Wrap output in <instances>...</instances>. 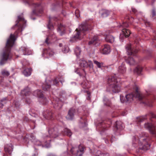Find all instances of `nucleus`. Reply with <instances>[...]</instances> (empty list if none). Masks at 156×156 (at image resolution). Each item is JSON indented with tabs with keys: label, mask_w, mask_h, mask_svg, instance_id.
<instances>
[{
	"label": "nucleus",
	"mask_w": 156,
	"mask_h": 156,
	"mask_svg": "<svg viewBox=\"0 0 156 156\" xmlns=\"http://www.w3.org/2000/svg\"><path fill=\"white\" fill-rule=\"evenodd\" d=\"M150 137H134L133 141L134 143H139V151L140 150L147 151L149 150L150 146Z\"/></svg>",
	"instance_id": "nucleus-2"
},
{
	"label": "nucleus",
	"mask_w": 156,
	"mask_h": 156,
	"mask_svg": "<svg viewBox=\"0 0 156 156\" xmlns=\"http://www.w3.org/2000/svg\"><path fill=\"white\" fill-rule=\"evenodd\" d=\"M82 91H83L84 92H87L88 96H89L90 92L88 91H87V90H82Z\"/></svg>",
	"instance_id": "nucleus-51"
},
{
	"label": "nucleus",
	"mask_w": 156,
	"mask_h": 156,
	"mask_svg": "<svg viewBox=\"0 0 156 156\" xmlns=\"http://www.w3.org/2000/svg\"><path fill=\"white\" fill-rule=\"evenodd\" d=\"M111 143H112V142L111 141Z\"/></svg>",
	"instance_id": "nucleus-64"
},
{
	"label": "nucleus",
	"mask_w": 156,
	"mask_h": 156,
	"mask_svg": "<svg viewBox=\"0 0 156 156\" xmlns=\"http://www.w3.org/2000/svg\"><path fill=\"white\" fill-rule=\"evenodd\" d=\"M144 127L148 129L150 133L156 135V125L147 122L145 123Z\"/></svg>",
	"instance_id": "nucleus-9"
},
{
	"label": "nucleus",
	"mask_w": 156,
	"mask_h": 156,
	"mask_svg": "<svg viewBox=\"0 0 156 156\" xmlns=\"http://www.w3.org/2000/svg\"><path fill=\"white\" fill-rule=\"evenodd\" d=\"M23 140H27V137H23Z\"/></svg>",
	"instance_id": "nucleus-55"
},
{
	"label": "nucleus",
	"mask_w": 156,
	"mask_h": 156,
	"mask_svg": "<svg viewBox=\"0 0 156 156\" xmlns=\"http://www.w3.org/2000/svg\"><path fill=\"white\" fill-rule=\"evenodd\" d=\"M94 63L97 65L98 68H101L103 66V64L102 63H100L96 60L94 61Z\"/></svg>",
	"instance_id": "nucleus-31"
},
{
	"label": "nucleus",
	"mask_w": 156,
	"mask_h": 156,
	"mask_svg": "<svg viewBox=\"0 0 156 156\" xmlns=\"http://www.w3.org/2000/svg\"><path fill=\"white\" fill-rule=\"evenodd\" d=\"M152 101L150 100H146L144 102L146 105L150 107H152L153 105L152 104Z\"/></svg>",
	"instance_id": "nucleus-30"
},
{
	"label": "nucleus",
	"mask_w": 156,
	"mask_h": 156,
	"mask_svg": "<svg viewBox=\"0 0 156 156\" xmlns=\"http://www.w3.org/2000/svg\"><path fill=\"white\" fill-rule=\"evenodd\" d=\"M34 143L35 145L39 146L42 145V143L38 140H34Z\"/></svg>",
	"instance_id": "nucleus-34"
},
{
	"label": "nucleus",
	"mask_w": 156,
	"mask_h": 156,
	"mask_svg": "<svg viewBox=\"0 0 156 156\" xmlns=\"http://www.w3.org/2000/svg\"><path fill=\"white\" fill-rule=\"evenodd\" d=\"M59 46H60V47H62V44H59Z\"/></svg>",
	"instance_id": "nucleus-60"
},
{
	"label": "nucleus",
	"mask_w": 156,
	"mask_h": 156,
	"mask_svg": "<svg viewBox=\"0 0 156 156\" xmlns=\"http://www.w3.org/2000/svg\"><path fill=\"white\" fill-rule=\"evenodd\" d=\"M147 117L149 116L151 118L156 119V115L154 114L152 112H150L147 115Z\"/></svg>",
	"instance_id": "nucleus-39"
},
{
	"label": "nucleus",
	"mask_w": 156,
	"mask_h": 156,
	"mask_svg": "<svg viewBox=\"0 0 156 156\" xmlns=\"http://www.w3.org/2000/svg\"><path fill=\"white\" fill-rule=\"evenodd\" d=\"M126 70V68L124 64H122L121 66L119 67L118 71L121 73H124Z\"/></svg>",
	"instance_id": "nucleus-20"
},
{
	"label": "nucleus",
	"mask_w": 156,
	"mask_h": 156,
	"mask_svg": "<svg viewBox=\"0 0 156 156\" xmlns=\"http://www.w3.org/2000/svg\"><path fill=\"white\" fill-rule=\"evenodd\" d=\"M132 12H133L134 13H136L137 11L136 9L134 8H132Z\"/></svg>",
	"instance_id": "nucleus-47"
},
{
	"label": "nucleus",
	"mask_w": 156,
	"mask_h": 156,
	"mask_svg": "<svg viewBox=\"0 0 156 156\" xmlns=\"http://www.w3.org/2000/svg\"><path fill=\"white\" fill-rule=\"evenodd\" d=\"M31 71L32 69H31L26 68L24 70L23 73L25 76H29L31 75Z\"/></svg>",
	"instance_id": "nucleus-19"
},
{
	"label": "nucleus",
	"mask_w": 156,
	"mask_h": 156,
	"mask_svg": "<svg viewBox=\"0 0 156 156\" xmlns=\"http://www.w3.org/2000/svg\"><path fill=\"white\" fill-rule=\"evenodd\" d=\"M55 36L54 34H50L49 35L47 38L46 39L45 42L47 44L48 43V41L50 39V37H52V38H54L55 37Z\"/></svg>",
	"instance_id": "nucleus-33"
},
{
	"label": "nucleus",
	"mask_w": 156,
	"mask_h": 156,
	"mask_svg": "<svg viewBox=\"0 0 156 156\" xmlns=\"http://www.w3.org/2000/svg\"><path fill=\"white\" fill-rule=\"evenodd\" d=\"M65 27L62 25L60 24L58 25V28L57 30L58 31L60 32L61 31H63L64 30Z\"/></svg>",
	"instance_id": "nucleus-27"
},
{
	"label": "nucleus",
	"mask_w": 156,
	"mask_h": 156,
	"mask_svg": "<svg viewBox=\"0 0 156 156\" xmlns=\"http://www.w3.org/2000/svg\"><path fill=\"white\" fill-rule=\"evenodd\" d=\"M50 141H51L50 140H49L48 141H46L44 142L45 145L47 147H49V146L50 145Z\"/></svg>",
	"instance_id": "nucleus-42"
},
{
	"label": "nucleus",
	"mask_w": 156,
	"mask_h": 156,
	"mask_svg": "<svg viewBox=\"0 0 156 156\" xmlns=\"http://www.w3.org/2000/svg\"><path fill=\"white\" fill-rule=\"evenodd\" d=\"M147 136V134L144 133H142V135H141V136Z\"/></svg>",
	"instance_id": "nucleus-48"
},
{
	"label": "nucleus",
	"mask_w": 156,
	"mask_h": 156,
	"mask_svg": "<svg viewBox=\"0 0 156 156\" xmlns=\"http://www.w3.org/2000/svg\"><path fill=\"white\" fill-rule=\"evenodd\" d=\"M74 51L76 56H78L80 54L81 50L79 48L77 47L75 49Z\"/></svg>",
	"instance_id": "nucleus-29"
},
{
	"label": "nucleus",
	"mask_w": 156,
	"mask_h": 156,
	"mask_svg": "<svg viewBox=\"0 0 156 156\" xmlns=\"http://www.w3.org/2000/svg\"><path fill=\"white\" fill-rule=\"evenodd\" d=\"M64 135L67 136H70L72 135V133L71 131L67 128H65L63 130Z\"/></svg>",
	"instance_id": "nucleus-21"
},
{
	"label": "nucleus",
	"mask_w": 156,
	"mask_h": 156,
	"mask_svg": "<svg viewBox=\"0 0 156 156\" xmlns=\"http://www.w3.org/2000/svg\"><path fill=\"white\" fill-rule=\"evenodd\" d=\"M81 85L82 87L84 89H87L89 87L87 84H86V83L85 82H84L82 83L81 84Z\"/></svg>",
	"instance_id": "nucleus-38"
},
{
	"label": "nucleus",
	"mask_w": 156,
	"mask_h": 156,
	"mask_svg": "<svg viewBox=\"0 0 156 156\" xmlns=\"http://www.w3.org/2000/svg\"><path fill=\"white\" fill-rule=\"evenodd\" d=\"M88 30L87 26L85 24H81L79 27V29H76V34L74 37L76 39H80L83 35L85 34V32Z\"/></svg>",
	"instance_id": "nucleus-6"
},
{
	"label": "nucleus",
	"mask_w": 156,
	"mask_h": 156,
	"mask_svg": "<svg viewBox=\"0 0 156 156\" xmlns=\"http://www.w3.org/2000/svg\"><path fill=\"white\" fill-rule=\"evenodd\" d=\"M55 106V108H57L58 109V108H57V107H56V106Z\"/></svg>",
	"instance_id": "nucleus-62"
},
{
	"label": "nucleus",
	"mask_w": 156,
	"mask_h": 156,
	"mask_svg": "<svg viewBox=\"0 0 156 156\" xmlns=\"http://www.w3.org/2000/svg\"><path fill=\"white\" fill-rule=\"evenodd\" d=\"M38 155V154H34L32 156H36V155Z\"/></svg>",
	"instance_id": "nucleus-57"
},
{
	"label": "nucleus",
	"mask_w": 156,
	"mask_h": 156,
	"mask_svg": "<svg viewBox=\"0 0 156 156\" xmlns=\"http://www.w3.org/2000/svg\"><path fill=\"white\" fill-rule=\"evenodd\" d=\"M111 51L110 46L107 44L105 45L104 47L101 50V52L103 54H108L110 53Z\"/></svg>",
	"instance_id": "nucleus-11"
},
{
	"label": "nucleus",
	"mask_w": 156,
	"mask_h": 156,
	"mask_svg": "<svg viewBox=\"0 0 156 156\" xmlns=\"http://www.w3.org/2000/svg\"><path fill=\"white\" fill-rule=\"evenodd\" d=\"M53 83H54V84H56L57 83H58V82L57 80H54V81Z\"/></svg>",
	"instance_id": "nucleus-52"
},
{
	"label": "nucleus",
	"mask_w": 156,
	"mask_h": 156,
	"mask_svg": "<svg viewBox=\"0 0 156 156\" xmlns=\"http://www.w3.org/2000/svg\"><path fill=\"white\" fill-rule=\"evenodd\" d=\"M156 15V13L155 12V11L154 9H153L152 12V17H153L154 16Z\"/></svg>",
	"instance_id": "nucleus-45"
},
{
	"label": "nucleus",
	"mask_w": 156,
	"mask_h": 156,
	"mask_svg": "<svg viewBox=\"0 0 156 156\" xmlns=\"http://www.w3.org/2000/svg\"><path fill=\"white\" fill-rule=\"evenodd\" d=\"M17 23L13 28H14L16 29L20 30L23 27V26L22 25V24H23V25L24 24L26 23V21L25 20L22 15L18 16V21H17Z\"/></svg>",
	"instance_id": "nucleus-8"
},
{
	"label": "nucleus",
	"mask_w": 156,
	"mask_h": 156,
	"mask_svg": "<svg viewBox=\"0 0 156 156\" xmlns=\"http://www.w3.org/2000/svg\"><path fill=\"white\" fill-rule=\"evenodd\" d=\"M89 63L88 64V66L90 68H93V64L91 61H89Z\"/></svg>",
	"instance_id": "nucleus-43"
},
{
	"label": "nucleus",
	"mask_w": 156,
	"mask_h": 156,
	"mask_svg": "<svg viewBox=\"0 0 156 156\" xmlns=\"http://www.w3.org/2000/svg\"><path fill=\"white\" fill-rule=\"evenodd\" d=\"M86 148V147L83 144H80L78 147H72L70 150V152L73 155L76 156H81L84 153Z\"/></svg>",
	"instance_id": "nucleus-5"
},
{
	"label": "nucleus",
	"mask_w": 156,
	"mask_h": 156,
	"mask_svg": "<svg viewBox=\"0 0 156 156\" xmlns=\"http://www.w3.org/2000/svg\"><path fill=\"white\" fill-rule=\"evenodd\" d=\"M136 90L135 94H129L126 96L127 102H130L133 100L134 98H137L140 100L145 99L144 97L140 91V88L139 87L135 85L134 87Z\"/></svg>",
	"instance_id": "nucleus-3"
},
{
	"label": "nucleus",
	"mask_w": 156,
	"mask_h": 156,
	"mask_svg": "<svg viewBox=\"0 0 156 156\" xmlns=\"http://www.w3.org/2000/svg\"><path fill=\"white\" fill-rule=\"evenodd\" d=\"M34 19H34V18H33V20H34Z\"/></svg>",
	"instance_id": "nucleus-63"
},
{
	"label": "nucleus",
	"mask_w": 156,
	"mask_h": 156,
	"mask_svg": "<svg viewBox=\"0 0 156 156\" xmlns=\"http://www.w3.org/2000/svg\"><path fill=\"white\" fill-rule=\"evenodd\" d=\"M13 146L11 144H5L4 147V151L6 153L11 155L13 150Z\"/></svg>",
	"instance_id": "nucleus-10"
},
{
	"label": "nucleus",
	"mask_w": 156,
	"mask_h": 156,
	"mask_svg": "<svg viewBox=\"0 0 156 156\" xmlns=\"http://www.w3.org/2000/svg\"><path fill=\"white\" fill-rule=\"evenodd\" d=\"M120 99L121 102L122 103L126 102V97H124L123 96L120 95Z\"/></svg>",
	"instance_id": "nucleus-35"
},
{
	"label": "nucleus",
	"mask_w": 156,
	"mask_h": 156,
	"mask_svg": "<svg viewBox=\"0 0 156 156\" xmlns=\"http://www.w3.org/2000/svg\"><path fill=\"white\" fill-rule=\"evenodd\" d=\"M4 80V78L2 76H0V83L2 82Z\"/></svg>",
	"instance_id": "nucleus-46"
},
{
	"label": "nucleus",
	"mask_w": 156,
	"mask_h": 156,
	"mask_svg": "<svg viewBox=\"0 0 156 156\" xmlns=\"http://www.w3.org/2000/svg\"><path fill=\"white\" fill-rule=\"evenodd\" d=\"M44 53L48 54L50 56H51L53 55V52L50 48H48L44 50Z\"/></svg>",
	"instance_id": "nucleus-26"
},
{
	"label": "nucleus",
	"mask_w": 156,
	"mask_h": 156,
	"mask_svg": "<svg viewBox=\"0 0 156 156\" xmlns=\"http://www.w3.org/2000/svg\"><path fill=\"white\" fill-rule=\"evenodd\" d=\"M1 73L3 76H8L10 75L9 72L5 70H2V71Z\"/></svg>",
	"instance_id": "nucleus-28"
},
{
	"label": "nucleus",
	"mask_w": 156,
	"mask_h": 156,
	"mask_svg": "<svg viewBox=\"0 0 156 156\" xmlns=\"http://www.w3.org/2000/svg\"><path fill=\"white\" fill-rule=\"evenodd\" d=\"M51 19L49 18V21L48 25V28L50 30H52L54 29V27L50 23V21L51 20Z\"/></svg>",
	"instance_id": "nucleus-32"
},
{
	"label": "nucleus",
	"mask_w": 156,
	"mask_h": 156,
	"mask_svg": "<svg viewBox=\"0 0 156 156\" xmlns=\"http://www.w3.org/2000/svg\"><path fill=\"white\" fill-rule=\"evenodd\" d=\"M128 24L126 22H124L121 26L123 29L122 30V32L120 35V39L121 41L124 38L128 37L130 34V31L127 30L126 28L128 27Z\"/></svg>",
	"instance_id": "nucleus-7"
},
{
	"label": "nucleus",
	"mask_w": 156,
	"mask_h": 156,
	"mask_svg": "<svg viewBox=\"0 0 156 156\" xmlns=\"http://www.w3.org/2000/svg\"><path fill=\"white\" fill-rule=\"evenodd\" d=\"M6 98H4L1 100V102H2L3 101H5V103L6 102Z\"/></svg>",
	"instance_id": "nucleus-49"
},
{
	"label": "nucleus",
	"mask_w": 156,
	"mask_h": 156,
	"mask_svg": "<svg viewBox=\"0 0 156 156\" xmlns=\"http://www.w3.org/2000/svg\"><path fill=\"white\" fill-rule=\"evenodd\" d=\"M115 128L117 130H121L124 128V126L122 122L121 121H117L115 122Z\"/></svg>",
	"instance_id": "nucleus-14"
},
{
	"label": "nucleus",
	"mask_w": 156,
	"mask_h": 156,
	"mask_svg": "<svg viewBox=\"0 0 156 156\" xmlns=\"http://www.w3.org/2000/svg\"><path fill=\"white\" fill-rule=\"evenodd\" d=\"M105 40L107 42L112 43L115 41V37L111 35H108L106 36Z\"/></svg>",
	"instance_id": "nucleus-16"
},
{
	"label": "nucleus",
	"mask_w": 156,
	"mask_h": 156,
	"mask_svg": "<svg viewBox=\"0 0 156 156\" xmlns=\"http://www.w3.org/2000/svg\"><path fill=\"white\" fill-rule=\"evenodd\" d=\"M16 40L15 35L11 34L9 38L7 40L5 50L1 56L0 65H3L8 59L11 58L12 56L10 52V48L13 46Z\"/></svg>",
	"instance_id": "nucleus-1"
},
{
	"label": "nucleus",
	"mask_w": 156,
	"mask_h": 156,
	"mask_svg": "<svg viewBox=\"0 0 156 156\" xmlns=\"http://www.w3.org/2000/svg\"><path fill=\"white\" fill-rule=\"evenodd\" d=\"M21 93L22 95L27 96L31 94V92L30 89L27 87L21 91Z\"/></svg>",
	"instance_id": "nucleus-17"
},
{
	"label": "nucleus",
	"mask_w": 156,
	"mask_h": 156,
	"mask_svg": "<svg viewBox=\"0 0 156 156\" xmlns=\"http://www.w3.org/2000/svg\"><path fill=\"white\" fill-rule=\"evenodd\" d=\"M126 48L127 50L128 55H133L134 53L137 52V51H134L131 48V45L130 44H128L126 47Z\"/></svg>",
	"instance_id": "nucleus-13"
},
{
	"label": "nucleus",
	"mask_w": 156,
	"mask_h": 156,
	"mask_svg": "<svg viewBox=\"0 0 156 156\" xmlns=\"http://www.w3.org/2000/svg\"><path fill=\"white\" fill-rule=\"evenodd\" d=\"M145 119V118L140 117L137 118V121L139 122H142L143 121L144 119Z\"/></svg>",
	"instance_id": "nucleus-41"
},
{
	"label": "nucleus",
	"mask_w": 156,
	"mask_h": 156,
	"mask_svg": "<svg viewBox=\"0 0 156 156\" xmlns=\"http://www.w3.org/2000/svg\"><path fill=\"white\" fill-rule=\"evenodd\" d=\"M62 51L65 53L67 52L68 51V48L67 46H64L62 49Z\"/></svg>",
	"instance_id": "nucleus-40"
},
{
	"label": "nucleus",
	"mask_w": 156,
	"mask_h": 156,
	"mask_svg": "<svg viewBox=\"0 0 156 156\" xmlns=\"http://www.w3.org/2000/svg\"><path fill=\"white\" fill-rule=\"evenodd\" d=\"M109 156V154L107 153H105L100 154V156Z\"/></svg>",
	"instance_id": "nucleus-44"
},
{
	"label": "nucleus",
	"mask_w": 156,
	"mask_h": 156,
	"mask_svg": "<svg viewBox=\"0 0 156 156\" xmlns=\"http://www.w3.org/2000/svg\"><path fill=\"white\" fill-rule=\"evenodd\" d=\"M109 14V12L108 11H105L102 14V16L103 17L107 16Z\"/></svg>",
	"instance_id": "nucleus-37"
},
{
	"label": "nucleus",
	"mask_w": 156,
	"mask_h": 156,
	"mask_svg": "<svg viewBox=\"0 0 156 156\" xmlns=\"http://www.w3.org/2000/svg\"><path fill=\"white\" fill-rule=\"evenodd\" d=\"M3 106V105L2 103L0 102V108H2Z\"/></svg>",
	"instance_id": "nucleus-54"
},
{
	"label": "nucleus",
	"mask_w": 156,
	"mask_h": 156,
	"mask_svg": "<svg viewBox=\"0 0 156 156\" xmlns=\"http://www.w3.org/2000/svg\"><path fill=\"white\" fill-rule=\"evenodd\" d=\"M147 23L148 25H150V23L149 22L145 23V24H146V25H147Z\"/></svg>",
	"instance_id": "nucleus-56"
},
{
	"label": "nucleus",
	"mask_w": 156,
	"mask_h": 156,
	"mask_svg": "<svg viewBox=\"0 0 156 156\" xmlns=\"http://www.w3.org/2000/svg\"><path fill=\"white\" fill-rule=\"evenodd\" d=\"M126 62L130 65H134L135 62L132 58L129 56L128 58L126 60Z\"/></svg>",
	"instance_id": "nucleus-18"
},
{
	"label": "nucleus",
	"mask_w": 156,
	"mask_h": 156,
	"mask_svg": "<svg viewBox=\"0 0 156 156\" xmlns=\"http://www.w3.org/2000/svg\"><path fill=\"white\" fill-rule=\"evenodd\" d=\"M50 85L49 84H43L42 86V88L44 90H48V89H49L50 87Z\"/></svg>",
	"instance_id": "nucleus-36"
},
{
	"label": "nucleus",
	"mask_w": 156,
	"mask_h": 156,
	"mask_svg": "<svg viewBox=\"0 0 156 156\" xmlns=\"http://www.w3.org/2000/svg\"><path fill=\"white\" fill-rule=\"evenodd\" d=\"M42 10L41 11H39V13H41V12H42Z\"/></svg>",
	"instance_id": "nucleus-61"
},
{
	"label": "nucleus",
	"mask_w": 156,
	"mask_h": 156,
	"mask_svg": "<svg viewBox=\"0 0 156 156\" xmlns=\"http://www.w3.org/2000/svg\"><path fill=\"white\" fill-rule=\"evenodd\" d=\"M110 90L113 93H118L120 91V87L117 84V81L115 76H111L108 80Z\"/></svg>",
	"instance_id": "nucleus-4"
},
{
	"label": "nucleus",
	"mask_w": 156,
	"mask_h": 156,
	"mask_svg": "<svg viewBox=\"0 0 156 156\" xmlns=\"http://www.w3.org/2000/svg\"><path fill=\"white\" fill-rule=\"evenodd\" d=\"M3 156H8L7 154H4Z\"/></svg>",
	"instance_id": "nucleus-58"
},
{
	"label": "nucleus",
	"mask_w": 156,
	"mask_h": 156,
	"mask_svg": "<svg viewBox=\"0 0 156 156\" xmlns=\"http://www.w3.org/2000/svg\"><path fill=\"white\" fill-rule=\"evenodd\" d=\"M98 41V37L96 36H94L92 40L89 42V44H96V43Z\"/></svg>",
	"instance_id": "nucleus-22"
},
{
	"label": "nucleus",
	"mask_w": 156,
	"mask_h": 156,
	"mask_svg": "<svg viewBox=\"0 0 156 156\" xmlns=\"http://www.w3.org/2000/svg\"><path fill=\"white\" fill-rule=\"evenodd\" d=\"M76 110L74 108H71L69 111L67 118L69 119H72L76 114Z\"/></svg>",
	"instance_id": "nucleus-12"
},
{
	"label": "nucleus",
	"mask_w": 156,
	"mask_h": 156,
	"mask_svg": "<svg viewBox=\"0 0 156 156\" xmlns=\"http://www.w3.org/2000/svg\"><path fill=\"white\" fill-rule=\"evenodd\" d=\"M32 13L33 14H35L36 15H37V14L36 12V10H33L32 11Z\"/></svg>",
	"instance_id": "nucleus-50"
},
{
	"label": "nucleus",
	"mask_w": 156,
	"mask_h": 156,
	"mask_svg": "<svg viewBox=\"0 0 156 156\" xmlns=\"http://www.w3.org/2000/svg\"><path fill=\"white\" fill-rule=\"evenodd\" d=\"M142 68L140 66H138L134 70V72L137 74H140L142 71Z\"/></svg>",
	"instance_id": "nucleus-23"
},
{
	"label": "nucleus",
	"mask_w": 156,
	"mask_h": 156,
	"mask_svg": "<svg viewBox=\"0 0 156 156\" xmlns=\"http://www.w3.org/2000/svg\"><path fill=\"white\" fill-rule=\"evenodd\" d=\"M39 5H38V4H36L35 5V6L36 7H38V6H39Z\"/></svg>",
	"instance_id": "nucleus-59"
},
{
	"label": "nucleus",
	"mask_w": 156,
	"mask_h": 156,
	"mask_svg": "<svg viewBox=\"0 0 156 156\" xmlns=\"http://www.w3.org/2000/svg\"><path fill=\"white\" fill-rule=\"evenodd\" d=\"M20 52H22L23 53L22 55H29L31 53V52L29 50L28 48L25 47L22 48L20 49Z\"/></svg>",
	"instance_id": "nucleus-15"
},
{
	"label": "nucleus",
	"mask_w": 156,
	"mask_h": 156,
	"mask_svg": "<svg viewBox=\"0 0 156 156\" xmlns=\"http://www.w3.org/2000/svg\"><path fill=\"white\" fill-rule=\"evenodd\" d=\"M34 94L35 96H37L40 98L43 97V94L40 90H38L35 91L34 92Z\"/></svg>",
	"instance_id": "nucleus-24"
},
{
	"label": "nucleus",
	"mask_w": 156,
	"mask_h": 156,
	"mask_svg": "<svg viewBox=\"0 0 156 156\" xmlns=\"http://www.w3.org/2000/svg\"><path fill=\"white\" fill-rule=\"evenodd\" d=\"M80 66L82 67H87L88 66V63L86 61L84 60H82L80 62Z\"/></svg>",
	"instance_id": "nucleus-25"
},
{
	"label": "nucleus",
	"mask_w": 156,
	"mask_h": 156,
	"mask_svg": "<svg viewBox=\"0 0 156 156\" xmlns=\"http://www.w3.org/2000/svg\"><path fill=\"white\" fill-rule=\"evenodd\" d=\"M104 139L105 140V142L107 144L109 143V141L108 139H107L106 138H105Z\"/></svg>",
	"instance_id": "nucleus-53"
}]
</instances>
